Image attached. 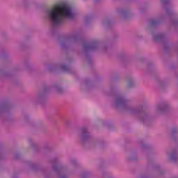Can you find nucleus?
<instances>
[{
    "label": "nucleus",
    "mask_w": 178,
    "mask_h": 178,
    "mask_svg": "<svg viewBox=\"0 0 178 178\" xmlns=\"http://www.w3.org/2000/svg\"><path fill=\"white\" fill-rule=\"evenodd\" d=\"M47 16L54 24H60L65 19H72L74 15L70 5L60 3L49 10Z\"/></svg>",
    "instance_id": "1"
}]
</instances>
